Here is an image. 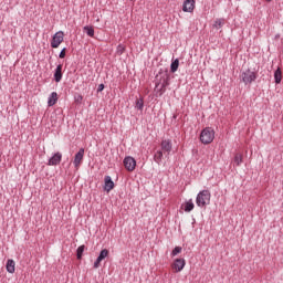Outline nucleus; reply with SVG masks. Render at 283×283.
I'll return each instance as SVG.
<instances>
[{
    "label": "nucleus",
    "instance_id": "nucleus-1",
    "mask_svg": "<svg viewBox=\"0 0 283 283\" xmlns=\"http://www.w3.org/2000/svg\"><path fill=\"white\" fill-rule=\"evenodd\" d=\"M169 71L167 69H160L155 80V93L157 97L160 98V96L167 92V87H169Z\"/></svg>",
    "mask_w": 283,
    "mask_h": 283
},
{
    "label": "nucleus",
    "instance_id": "nucleus-2",
    "mask_svg": "<svg viewBox=\"0 0 283 283\" xmlns=\"http://www.w3.org/2000/svg\"><path fill=\"white\" fill-rule=\"evenodd\" d=\"M210 203H211V191L209 190L199 191L196 198L197 207H200L201 209H203V207H207V205H210Z\"/></svg>",
    "mask_w": 283,
    "mask_h": 283
},
{
    "label": "nucleus",
    "instance_id": "nucleus-3",
    "mask_svg": "<svg viewBox=\"0 0 283 283\" xmlns=\"http://www.w3.org/2000/svg\"><path fill=\"white\" fill-rule=\"evenodd\" d=\"M216 138V130L211 127H206L200 133V140L203 145H211Z\"/></svg>",
    "mask_w": 283,
    "mask_h": 283
},
{
    "label": "nucleus",
    "instance_id": "nucleus-4",
    "mask_svg": "<svg viewBox=\"0 0 283 283\" xmlns=\"http://www.w3.org/2000/svg\"><path fill=\"white\" fill-rule=\"evenodd\" d=\"M241 78L244 85H251V83L258 80V73L254 71H251V69H248L241 73Z\"/></svg>",
    "mask_w": 283,
    "mask_h": 283
},
{
    "label": "nucleus",
    "instance_id": "nucleus-5",
    "mask_svg": "<svg viewBox=\"0 0 283 283\" xmlns=\"http://www.w3.org/2000/svg\"><path fill=\"white\" fill-rule=\"evenodd\" d=\"M63 36H65L63 31L56 32L51 40V48L53 49L59 48V45L63 43Z\"/></svg>",
    "mask_w": 283,
    "mask_h": 283
},
{
    "label": "nucleus",
    "instance_id": "nucleus-6",
    "mask_svg": "<svg viewBox=\"0 0 283 283\" xmlns=\"http://www.w3.org/2000/svg\"><path fill=\"white\" fill-rule=\"evenodd\" d=\"M160 147H161V151H164V154H167V156H169V154H171V150L174 149V144L171 143V139H163L160 143Z\"/></svg>",
    "mask_w": 283,
    "mask_h": 283
},
{
    "label": "nucleus",
    "instance_id": "nucleus-7",
    "mask_svg": "<svg viewBox=\"0 0 283 283\" xmlns=\"http://www.w3.org/2000/svg\"><path fill=\"white\" fill-rule=\"evenodd\" d=\"M124 167L127 171H134V169H136V159H134L132 156L125 157Z\"/></svg>",
    "mask_w": 283,
    "mask_h": 283
},
{
    "label": "nucleus",
    "instance_id": "nucleus-8",
    "mask_svg": "<svg viewBox=\"0 0 283 283\" xmlns=\"http://www.w3.org/2000/svg\"><path fill=\"white\" fill-rule=\"evenodd\" d=\"M85 156V148H80L78 151L75 154L73 165L74 167H80L83 158Z\"/></svg>",
    "mask_w": 283,
    "mask_h": 283
},
{
    "label": "nucleus",
    "instance_id": "nucleus-9",
    "mask_svg": "<svg viewBox=\"0 0 283 283\" xmlns=\"http://www.w3.org/2000/svg\"><path fill=\"white\" fill-rule=\"evenodd\" d=\"M63 155L61 153H55L48 161L50 167H56V165H61V160Z\"/></svg>",
    "mask_w": 283,
    "mask_h": 283
},
{
    "label": "nucleus",
    "instance_id": "nucleus-10",
    "mask_svg": "<svg viewBox=\"0 0 283 283\" xmlns=\"http://www.w3.org/2000/svg\"><path fill=\"white\" fill-rule=\"evenodd\" d=\"M186 265L187 261H185V259H176L174 261L172 269L176 271V273H180Z\"/></svg>",
    "mask_w": 283,
    "mask_h": 283
},
{
    "label": "nucleus",
    "instance_id": "nucleus-11",
    "mask_svg": "<svg viewBox=\"0 0 283 283\" xmlns=\"http://www.w3.org/2000/svg\"><path fill=\"white\" fill-rule=\"evenodd\" d=\"M53 78H54L55 83H61V81L63 78V64H59L55 67Z\"/></svg>",
    "mask_w": 283,
    "mask_h": 283
},
{
    "label": "nucleus",
    "instance_id": "nucleus-12",
    "mask_svg": "<svg viewBox=\"0 0 283 283\" xmlns=\"http://www.w3.org/2000/svg\"><path fill=\"white\" fill-rule=\"evenodd\" d=\"M196 8V0H186L182 4L184 12H193Z\"/></svg>",
    "mask_w": 283,
    "mask_h": 283
},
{
    "label": "nucleus",
    "instance_id": "nucleus-13",
    "mask_svg": "<svg viewBox=\"0 0 283 283\" xmlns=\"http://www.w3.org/2000/svg\"><path fill=\"white\" fill-rule=\"evenodd\" d=\"M114 189V180H112L111 176H105L104 177V191H112Z\"/></svg>",
    "mask_w": 283,
    "mask_h": 283
},
{
    "label": "nucleus",
    "instance_id": "nucleus-14",
    "mask_svg": "<svg viewBox=\"0 0 283 283\" xmlns=\"http://www.w3.org/2000/svg\"><path fill=\"white\" fill-rule=\"evenodd\" d=\"M57 101H59V94L56 92H52L48 98V106L54 107V105H56Z\"/></svg>",
    "mask_w": 283,
    "mask_h": 283
},
{
    "label": "nucleus",
    "instance_id": "nucleus-15",
    "mask_svg": "<svg viewBox=\"0 0 283 283\" xmlns=\"http://www.w3.org/2000/svg\"><path fill=\"white\" fill-rule=\"evenodd\" d=\"M274 82L276 85L282 83V69L280 66L274 72Z\"/></svg>",
    "mask_w": 283,
    "mask_h": 283
},
{
    "label": "nucleus",
    "instance_id": "nucleus-16",
    "mask_svg": "<svg viewBox=\"0 0 283 283\" xmlns=\"http://www.w3.org/2000/svg\"><path fill=\"white\" fill-rule=\"evenodd\" d=\"M195 207H196V205H193V201L190 199L185 202L184 211H186V213H191V211H193Z\"/></svg>",
    "mask_w": 283,
    "mask_h": 283
},
{
    "label": "nucleus",
    "instance_id": "nucleus-17",
    "mask_svg": "<svg viewBox=\"0 0 283 283\" xmlns=\"http://www.w3.org/2000/svg\"><path fill=\"white\" fill-rule=\"evenodd\" d=\"M15 263H14V260H12V259H9L8 261H7V272L8 273H14V271H15Z\"/></svg>",
    "mask_w": 283,
    "mask_h": 283
},
{
    "label": "nucleus",
    "instance_id": "nucleus-18",
    "mask_svg": "<svg viewBox=\"0 0 283 283\" xmlns=\"http://www.w3.org/2000/svg\"><path fill=\"white\" fill-rule=\"evenodd\" d=\"M145 107V99L143 97H139L135 102V108L138 109L139 112H143Z\"/></svg>",
    "mask_w": 283,
    "mask_h": 283
},
{
    "label": "nucleus",
    "instance_id": "nucleus-19",
    "mask_svg": "<svg viewBox=\"0 0 283 283\" xmlns=\"http://www.w3.org/2000/svg\"><path fill=\"white\" fill-rule=\"evenodd\" d=\"M165 151L163 150H157L154 155V160L157 165H160V163H163V156H164Z\"/></svg>",
    "mask_w": 283,
    "mask_h": 283
},
{
    "label": "nucleus",
    "instance_id": "nucleus-20",
    "mask_svg": "<svg viewBox=\"0 0 283 283\" xmlns=\"http://www.w3.org/2000/svg\"><path fill=\"white\" fill-rule=\"evenodd\" d=\"M243 160H244V158L242 157V154L237 153V154L234 155L233 163H234V165H235L237 167H240V165H242Z\"/></svg>",
    "mask_w": 283,
    "mask_h": 283
},
{
    "label": "nucleus",
    "instance_id": "nucleus-21",
    "mask_svg": "<svg viewBox=\"0 0 283 283\" xmlns=\"http://www.w3.org/2000/svg\"><path fill=\"white\" fill-rule=\"evenodd\" d=\"M179 65H180V60L176 59L175 61H172L170 64V72L172 74H175V72H178Z\"/></svg>",
    "mask_w": 283,
    "mask_h": 283
},
{
    "label": "nucleus",
    "instance_id": "nucleus-22",
    "mask_svg": "<svg viewBox=\"0 0 283 283\" xmlns=\"http://www.w3.org/2000/svg\"><path fill=\"white\" fill-rule=\"evenodd\" d=\"M85 252V245H80L76 250L77 260H83V253Z\"/></svg>",
    "mask_w": 283,
    "mask_h": 283
},
{
    "label": "nucleus",
    "instance_id": "nucleus-23",
    "mask_svg": "<svg viewBox=\"0 0 283 283\" xmlns=\"http://www.w3.org/2000/svg\"><path fill=\"white\" fill-rule=\"evenodd\" d=\"M83 30L86 32L87 36H94V27L85 25Z\"/></svg>",
    "mask_w": 283,
    "mask_h": 283
},
{
    "label": "nucleus",
    "instance_id": "nucleus-24",
    "mask_svg": "<svg viewBox=\"0 0 283 283\" xmlns=\"http://www.w3.org/2000/svg\"><path fill=\"white\" fill-rule=\"evenodd\" d=\"M107 255H109V250H107V249H103L101 252H99V254H98V259L99 260H105V258H107Z\"/></svg>",
    "mask_w": 283,
    "mask_h": 283
},
{
    "label": "nucleus",
    "instance_id": "nucleus-25",
    "mask_svg": "<svg viewBox=\"0 0 283 283\" xmlns=\"http://www.w3.org/2000/svg\"><path fill=\"white\" fill-rule=\"evenodd\" d=\"M116 54H117L118 56H123V54H125V45H124V44H118V45H117Z\"/></svg>",
    "mask_w": 283,
    "mask_h": 283
},
{
    "label": "nucleus",
    "instance_id": "nucleus-26",
    "mask_svg": "<svg viewBox=\"0 0 283 283\" xmlns=\"http://www.w3.org/2000/svg\"><path fill=\"white\" fill-rule=\"evenodd\" d=\"M178 253H182V247H175L174 250L171 251V256L176 258Z\"/></svg>",
    "mask_w": 283,
    "mask_h": 283
},
{
    "label": "nucleus",
    "instance_id": "nucleus-27",
    "mask_svg": "<svg viewBox=\"0 0 283 283\" xmlns=\"http://www.w3.org/2000/svg\"><path fill=\"white\" fill-rule=\"evenodd\" d=\"M101 262H103V260L102 259H98V256H97V259L95 260V262H94V269H98V266H101Z\"/></svg>",
    "mask_w": 283,
    "mask_h": 283
},
{
    "label": "nucleus",
    "instance_id": "nucleus-28",
    "mask_svg": "<svg viewBox=\"0 0 283 283\" xmlns=\"http://www.w3.org/2000/svg\"><path fill=\"white\" fill-rule=\"evenodd\" d=\"M66 48H63L59 54V59H64L65 57V52H66Z\"/></svg>",
    "mask_w": 283,
    "mask_h": 283
},
{
    "label": "nucleus",
    "instance_id": "nucleus-29",
    "mask_svg": "<svg viewBox=\"0 0 283 283\" xmlns=\"http://www.w3.org/2000/svg\"><path fill=\"white\" fill-rule=\"evenodd\" d=\"M214 25H216V28H222V25H223L222 20H220V19L216 20Z\"/></svg>",
    "mask_w": 283,
    "mask_h": 283
},
{
    "label": "nucleus",
    "instance_id": "nucleus-30",
    "mask_svg": "<svg viewBox=\"0 0 283 283\" xmlns=\"http://www.w3.org/2000/svg\"><path fill=\"white\" fill-rule=\"evenodd\" d=\"M75 102H76V103H82V102H83V95H77V96L75 97Z\"/></svg>",
    "mask_w": 283,
    "mask_h": 283
},
{
    "label": "nucleus",
    "instance_id": "nucleus-31",
    "mask_svg": "<svg viewBox=\"0 0 283 283\" xmlns=\"http://www.w3.org/2000/svg\"><path fill=\"white\" fill-rule=\"evenodd\" d=\"M103 90H105V84H99L97 87V93L103 92Z\"/></svg>",
    "mask_w": 283,
    "mask_h": 283
},
{
    "label": "nucleus",
    "instance_id": "nucleus-32",
    "mask_svg": "<svg viewBox=\"0 0 283 283\" xmlns=\"http://www.w3.org/2000/svg\"><path fill=\"white\" fill-rule=\"evenodd\" d=\"M174 120H176V118H178V115H172Z\"/></svg>",
    "mask_w": 283,
    "mask_h": 283
},
{
    "label": "nucleus",
    "instance_id": "nucleus-33",
    "mask_svg": "<svg viewBox=\"0 0 283 283\" xmlns=\"http://www.w3.org/2000/svg\"><path fill=\"white\" fill-rule=\"evenodd\" d=\"M268 2H271L272 0H266Z\"/></svg>",
    "mask_w": 283,
    "mask_h": 283
}]
</instances>
